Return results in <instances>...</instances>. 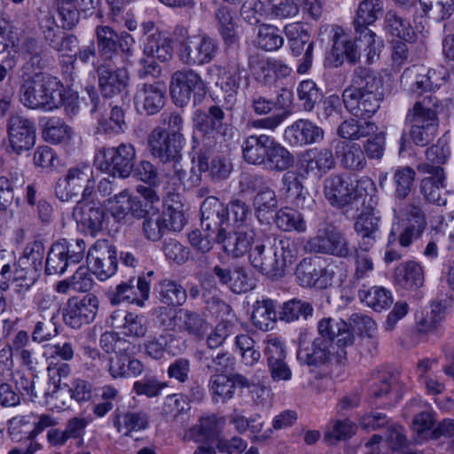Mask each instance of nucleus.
I'll use <instances>...</instances> for the list:
<instances>
[{"label":"nucleus","instance_id":"39448f33","mask_svg":"<svg viewBox=\"0 0 454 454\" xmlns=\"http://www.w3.org/2000/svg\"><path fill=\"white\" fill-rule=\"evenodd\" d=\"M441 108V100L435 96L427 95L408 111L405 120L411 125L410 137L415 145L425 146L434 138Z\"/></svg>","mask_w":454,"mask_h":454},{"label":"nucleus","instance_id":"6e6552de","mask_svg":"<svg viewBox=\"0 0 454 454\" xmlns=\"http://www.w3.org/2000/svg\"><path fill=\"white\" fill-rule=\"evenodd\" d=\"M95 188L93 169L88 164H80L68 168L64 178L55 186V195L61 201H68L81 192L83 199L91 195Z\"/></svg>","mask_w":454,"mask_h":454},{"label":"nucleus","instance_id":"cd10ccee","mask_svg":"<svg viewBox=\"0 0 454 454\" xmlns=\"http://www.w3.org/2000/svg\"><path fill=\"white\" fill-rule=\"evenodd\" d=\"M272 137L265 134L246 137L241 145L244 160L248 164L263 166Z\"/></svg>","mask_w":454,"mask_h":454},{"label":"nucleus","instance_id":"774afa93","mask_svg":"<svg viewBox=\"0 0 454 454\" xmlns=\"http://www.w3.org/2000/svg\"><path fill=\"white\" fill-rule=\"evenodd\" d=\"M23 183L22 176H20V178L15 177L12 179L5 176L0 177V210L4 211L12 206L15 191H17Z\"/></svg>","mask_w":454,"mask_h":454},{"label":"nucleus","instance_id":"6ab92c4d","mask_svg":"<svg viewBox=\"0 0 454 454\" xmlns=\"http://www.w3.org/2000/svg\"><path fill=\"white\" fill-rule=\"evenodd\" d=\"M381 217L372 206L365 207L354 220L353 229L360 238L359 247L371 250L375 245L380 228Z\"/></svg>","mask_w":454,"mask_h":454},{"label":"nucleus","instance_id":"37998d69","mask_svg":"<svg viewBox=\"0 0 454 454\" xmlns=\"http://www.w3.org/2000/svg\"><path fill=\"white\" fill-rule=\"evenodd\" d=\"M314 308L309 301L292 299L283 303L279 318L287 323L300 319L307 320L313 315Z\"/></svg>","mask_w":454,"mask_h":454},{"label":"nucleus","instance_id":"5fc2aeb1","mask_svg":"<svg viewBox=\"0 0 454 454\" xmlns=\"http://www.w3.org/2000/svg\"><path fill=\"white\" fill-rule=\"evenodd\" d=\"M96 37L98 52L101 57L109 59L117 51L118 34L109 26H98Z\"/></svg>","mask_w":454,"mask_h":454},{"label":"nucleus","instance_id":"b1692460","mask_svg":"<svg viewBox=\"0 0 454 454\" xmlns=\"http://www.w3.org/2000/svg\"><path fill=\"white\" fill-rule=\"evenodd\" d=\"M267 365L273 381L289 380L292 371L286 361V349L282 342L277 339H269L264 348Z\"/></svg>","mask_w":454,"mask_h":454},{"label":"nucleus","instance_id":"58836bf2","mask_svg":"<svg viewBox=\"0 0 454 454\" xmlns=\"http://www.w3.org/2000/svg\"><path fill=\"white\" fill-rule=\"evenodd\" d=\"M144 53L148 57L156 58L161 62H167L173 56L171 41L161 32L154 31L146 37Z\"/></svg>","mask_w":454,"mask_h":454},{"label":"nucleus","instance_id":"c85d7f7f","mask_svg":"<svg viewBox=\"0 0 454 454\" xmlns=\"http://www.w3.org/2000/svg\"><path fill=\"white\" fill-rule=\"evenodd\" d=\"M223 424V419L215 415L201 417L185 434L184 438L200 443H211L217 439Z\"/></svg>","mask_w":454,"mask_h":454},{"label":"nucleus","instance_id":"09e8293b","mask_svg":"<svg viewBox=\"0 0 454 454\" xmlns=\"http://www.w3.org/2000/svg\"><path fill=\"white\" fill-rule=\"evenodd\" d=\"M376 130L377 126L371 121L360 123L357 120L350 118L340 123L338 128V134L344 139L358 140L374 134Z\"/></svg>","mask_w":454,"mask_h":454},{"label":"nucleus","instance_id":"6e6d98bb","mask_svg":"<svg viewBox=\"0 0 454 454\" xmlns=\"http://www.w3.org/2000/svg\"><path fill=\"white\" fill-rule=\"evenodd\" d=\"M160 300L168 305L181 306L187 298L185 289L176 282L164 279L160 283Z\"/></svg>","mask_w":454,"mask_h":454},{"label":"nucleus","instance_id":"4c0bfd02","mask_svg":"<svg viewBox=\"0 0 454 454\" xmlns=\"http://www.w3.org/2000/svg\"><path fill=\"white\" fill-rule=\"evenodd\" d=\"M294 163L293 154L274 137L270 142L263 167L271 171H286Z\"/></svg>","mask_w":454,"mask_h":454},{"label":"nucleus","instance_id":"de8ad7c7","mask_svg":"<svg viewBox=\"0 0 454 454\" xmlns=\"http://www.w3.org/2000/svg\"><path fill=\"white\" fill-rule=\"evenodd\" d=\"M273 220L277 227L284 231H296L302 232L306 230L303 215L291 207L278 209Z\"/></svg>","mask_w":454,"mask_h":454},{"label":"nucleus","instance_id":"8fccbe9b","mask_svg":"<svg viewBox=\"0 0 454 454\" xmlns=\"http://www.w3.org/2000/svg\"><path fill=\"white\" fill-rule=\"evenodd\" d=\"M74 135L73 129L59 119H50L43 130L44 139L52 144H68Z\"/></svg>","mask_w":454,"mask_h":454},{"label":"nucleus","instance_id":"72a5a7b5","mask_svg":"<svg viewBox=\"0 0 454 454\" xmlns=\"http://www.w3.org/2000/svg\"><path fill=\"white\" fill-rule=\"evenodd\" d=\"M199 172H208L212 180L222 181L228 178L232 171V164L224 156L217 155L208 161L206 152L200 150L198 153Z\"/></svg>","mask_w":454,"mask_h":454},{"label":"nucleus","instance_id":"c756f323","mask_svg":"<svg viewBox=\"0 0 454 454\" xmlns=\"http://www.w3.org/2000/svg\"><path fill=\"white\" fill-rule=\"evenodd\" d=\"M149 417L143 411H114V426L116 430L124 436H130L132 432H138L147 428Z\"/></svg>","mask_w":454,"mask_h":454},{"label":"nucleus","instance_id":"13d9d810","mask_svg":"<svg viewBox=\"0 0 454 454\" xmlns=\"http://www.w3.org/2000/svg\"><path fill=\"white\" fill-rule=\"evenodd\" d=\"M416 172L411 167L398 168L394 174L395 197L405 200L413 188Z\"/></svg>","mask_w":454,"mask_h":454},{"label":"nucleus","instance_id":"603ef678","mask_svg":"<svg viewBox=\"0 0 454 454\" xmlns=\"http://www.w3.org/2000/svg\"><path fill=\"white\" fill-rule=\"evenodd\" d=\"M274 253L278 254V261L280 262L281 277L285 273V268L294 262L298 256L297 244L287 238H272Z\"/></svg>","mask_w":454,"mask_h":454},{"label":"nucleus","instance_id":"0e129e2a","mask_svg":"<svg viewBox=\"0 0 454 454\" xmlns=\"http://www.w3.org/2000/svg\"><path fill=\"white\" fill-rule=\"evenodd\" d=\"M270 15L274 20H288L298 15L300 11L299 0H267Z\"/></svg>","mask_w":454,"mask_h":454},{"label":"nucleus","instance_id":"423d86ee","mask_svg":"<svg viewBox=\"0 0 454 454\" xmlns=\"http://www.w3.org/2000/svg\"><path fill=\"white\" fill-rule=\"evenodd\" d=\"M242 192H253L254 215L261 224H270L278 211V200L271 181L259 174H243L239 180Z\"/></svg>","mask_w":454,"mask_h":454},{"label":"nucleus","instance_id":"a18cd8bd","mask_svg":"<svg viewBox=\"0 0 454 454\" xmlns=\"http://www.w3.org/2000/svg\"><path fill=\"white\" fill-rule=\"evenodd\" d=\"M180 333H185L196 340L205 337L209 329V325L200 313L189 309H183Z\"/></svg>","mask_w":454,"mask_h":454},{"label":"nucleus","instance_id":"3c124183","mask_svg":"<svg viewBox=\"0 0 454 454\" xmlns=\"http://www.w3.org/2000/svg\"><path fill=\"white\" fill-rule=\"evenodd\" d=\"M215 15L218 20L219 31L224 44L228 46L237 44L239 36L236 31V23L234 22L230 8L227 6H220Z\"/></svg>","mask_w":454,"mask_h":454},{"label":"nucleus","instance_id":"7ed1b4c3","mask_svg":"<svg viewBox=\"0 0 454 454\" xmlns=\"http://www.w3.org/2000/svg\"><path fill=\"white\" fill-rule=\"evenodd\" d=\"M147 144L152 156L163 165L162 178L170 185L180 184L186 174L181 164L184 135L168 133L166 129L156 127L148 135Z\"/></svg>","mask_w":454,"mask_h":454},{"label":"nucleus","instance_id":"e433bc0d","mask_svg":"<svg viewBox=\"0 0 454 454\" xmlns=\"http://www.w3.org/2000/svg\"><path fill=\"white\" fill-rule=\"evenodd\" d=\"M336 155L340 159L341 165L348 169L361 170L366 165L364 151L356 143L339 142Z\"/></svg>","mask_w":454,"mask_h":454},{"label":"nucleus","instance_id":"20e7f679","mask_svg":"<svg viewBox=\"0 0 454 454\" xmlns=\"http://www.w3.org/2000/svg\"><path fill=\"white\" fill-rule=\"evenodd\" d=\"M19 98L25 107L43 111L56 109L63 102L59 82L48 74L21 76Z\"/></svg>","mask_w":454,"mask_h":454},{"label":"nucleus","instance_id":"9d476101","mask_svg":"<svg viewBox=\"0 0 454 454\" xmlns=\"http://www.w3.org/2000/svg\"><path fill=\"white\" fill-rule=\"evenodd\" d=\"M200 213L203 231L215 235L217 243L224 240L231 226L229 207L217 198L209 196L203 201Z\"/></svg>","mask_w":454,"mask_h":454},{"label":"nucleus","instance_id":"c03bdc74","mask_svg":"<svg viewBox=\"0 0 454 454\" xmlns=\"http://www.w3.org/2000/svg\"><path fill=\"white\" fill-rule=\"evenodd\" d=\"M318 261L312 258H304L296 266L295 276L302 286H316L321 274L330 273L327 270L317 265Z\"/></svg>","mask_w":454,"mask_h":454},{"label":"nucleus","instance_id":"f3484780","mask_svg":"<svg viewBox=\"0 0 454 454\" xmlns=\"http://www.w3.org/2000/svg\"><path fill=\"white\" fill-rule=\"evenodd\" d=\"M418 170L428 175L420 183V191L424 198L437 206H445L450 194L445 184L443 168H433L427 164H419Z\"/></svg>","mask_w":454,"mask_h":454},{"label":"nucleus","instance_id":"9b49d317","mask_svg":"<svg viewBox=\"0 0 454 454\" xmlns=\"http://www.w3.org/2000/svg\"><path fill=\"white\" fill-rule=\"evenodd\" d=\"M100 153L103 156L100 168L111 176L126 178L134 170L136 149L131 144L103 148Z\"/></svg>","mask_w":454,"mask_h":454},{"label":"nucleus","instance_id":"4be33fe9","mask_svg":"<svg viewBox=\"0 0 454 454\" xmlns=\"http://www.w3.org/2000/svg\"><path fill=\"white\" fill-rule=\"evenodd\" d=\"M101 93L106 98L121 94L129 86V75L124 67H114L110 62H105L97 68Z\"/></svg>","mask_w":454,"mask_h":454},{"label":"nucleus","instance_id":"412c9836","mask_svg":"<svg viewBox=\"0 0 454 454\" xmlns=\"http://www.w3.org/2000/svg\"><path fill=\"white\" fill-rule=\"evenodd\" d=\"M87 262L90 265L91 272L99 280L109 278L117 270L116 251L106 244H95L91 247L88 251Z\"/></svg>","mask_w":454,"mask_h":454},{"label":"nucleus","instance_id":"ea45409f","mask_svg":"<svg viewBox=\"0 0 454 454\" xmlns=\"http://www.w3.org/2000/svg\"><path fill=\"white\" fill-rule=\"evenodd\" d=\"M251 318L256 328L265 332L271 330L277 318L274 301L270 299L257 301L253 306Z\"/></svg>","mask_w":454,"mask_h":454},{"label":"nucleus","instance_id":"bf43d9fd","mask_svg":"<svg viewBox=\"0 0 454 454\" xmlns=\"http://www.w3.org/2000/svg\"><path fill=\"white\" fill-rule=\"evenodd\" d=\"M257 40L259 47L269 51L278 50L284 43L279 28L270 24L259 27Z\"/></svg>","mask_w":454,"mask_h":454},{"label":"nucleus","instance_id":"79ce46f5","mask_svg":"<svg viewBox=\"0 0 454 454\" xmlns=\"http://www.w3.org/2000/svg\"><path fill=\"white\" fill-rule=\"evenodd\" d=\"M385 28L394 36L406 42H413L416 34L409 20L398 15L394 11H388L385 16Z\"/></svg>","mask_w":454,"mask_h":454},{"label":"nucleus","instance_id":"aec40b11","mask_svg":"<svg viewBox=\"0 0 454 454\" xmlns=\"http://www.w3.org/2000/svg\"><path fill=\"white\" fill-rule=\"evenodd\" d=\"M134 100L137 108H141L146 115H154L158 114L166 104V85L159 81L138 84Z\"/></svg>","mask_w":454,"mask_h":454},{"label":"nucleus","instance_id":"052dcab7","mask_svg":"<svg viewBox=\"0 0 454 454\" xmlns=\"http://www.w3.org/2000/svg\"><path fill=\"white\" fill-rule=\"evenodd\" d=\"M298 98L305 111L310 112L323 98V93L312 80H305L297 88Z\"/></svg>","mask_w":454,"mask_h":454},{"label":"nucleus","instance_id":"473e14b6","mask_svg":"<svg viewBox=\"0 0 454 454\" xmlns=\"http://www.w3.org/2000/svg\"><path fill=\"white\" fill-rule=\"evenodd\" d=\"M262 237L256 235L253 229L239 231L232 235L228 232L226 238L221 243L223 244L224 250L231 254L234 257H240L247 252L254 248L258 239Z\"/></svg>","mask_w":454,"mask_h":454},{"label":"nucleus","instance_id":"4468645a","mask_svg":"<svg viewBox=\"0 0 454 454\" xmlns=\"http://www.w3.org/2000/svg\"><path fill=\"white\" fill-rule=\"evenodd\" d=\"M217 50V43L213 38L194 35L180 45L179 58L189 66L204 65L214 59Z\"/></svg>","mask_w":454,"mask_h":454},{"label":"nucleus","instance_id":"864d4df0","mask_svg":"<svg viewBox=\"0 0 454 454\" xmlns=\"http://www.w3.org/2000/svg\"><path fill=\"white\" fill-rule=\"evenodd\" d=\"M358 295L363 302L375 311H381L393 302L391 293L384 287L373 286L367 290H360Z\"/></svg>","mask_w":454,"mask_h":454},{"label":"nucleus","instance_id":"a211bd4d","mask_svg":"<svg viewBox=\"0 0 454 454\" xmlns=\"http://www.w3.org/2000/svg\"><path fill=\"white\" fill-rule=\"evenodd\" d=\"M98 300L91 294L82 298H71L67 301V308L64 314L65 323L74 329L92 322L98 313Z\"/></svg>","mask_w":454,"mask_h":454},{"label":"nucleus","instance_id":"f257e3e1","mask_svg":"<svg viewBox=\"0 0 454 454\" xmlns=\"http://www.w3.org/2000/svg\"><path fill=\"white\" fill-rule=\"evenodd\" d=\"M318 337L310 340L303 329L298 337L296 359L301 365L318 368L332 357L338 361L346 358V348L354 342V335L342 319L325 317L317 323Z\"/></svg>","mask_w":454,"mask_h":454},{"label":"nucleus","instance_id":"f03ea898","mask_svg":"<svg viewBox=\"0 0 454 454\" xmlns=\"http://www.w3.org/2000/svg\"><path fill=\"white\" fill-rule=\"evenodd\" d=\"M382 80L371 68L358 67L354 70L350 84L342 92L346 109L355 117L370 119L383 99Z\"/></svg>","mask_w":454,"mask_h":454},{"label":"nucleus","instance_id":"69168bd1","mask_svg":"<svg viewBox=\"0 0 454 454\" xmlns=\"http://www.w3.org/2000/svg\"><path fill=\"white\" fill-rule=\"evenodd\" d=\"M235 329V325L228 320H222L215 328L207 334L206 338V348L213 349L223 346L228 337H230Z\"/></svg>","mask_w":454,"mask_h":454},{"label":"nucleus","instance_id":"e2e57ef3","mask_svg":"<svg viewBox=\"0 0 454 454\" xmlns=\"http://www.w3.org/2000/svg\"><path fill=\"white\" fill-rule=\"evenodd\" d=\"M44 256V246L42 241L35 240L28 243L23 255L19 259V266H29L35 270L40 272L43 268V260Z\"/></svg>","mask_w":454,"mask_h":454},{"label":"nucleus","instance_id":"f704fd0d","mask_svg":"<svg viewBox=\"0 0 454 454\" xmlns=\"http://www.w3.org/2000/svg\"><path fill=\"white\" fill-rule=\"evenodd\" d=\"M73 217L93 236L102 230L104 211L99 207L77 204L74 207Z\"/></svg>","mask_w":454,"mask_h":454},{"label":"nucleus","instance_id":"7c9ffc66","mask_svg":"<svg viewBox=\"0 0 454 454\" xmlns=\"http://www.w3.org/2000/svg\"><path fill=\"white\" fill-rule=\"evenodd\" d=\"M286 136L296 145L319 143L324 138V130L308 120H298L286 130Z\"/></svg>","mask_w":454,"mask_h":454},{"label":"nucleus","instance_id":"1a4fd4ad","mask_svg":"<svg viewBox=\"0 0 454 454\" xmlns=\"http://www.w3.org/2000/svg\"><path fill=\"white\" fill-rule=\"evenodd\" d=\"M384 7L380 0H364L356 11V17L354 20V28L356 39L364 43L369 48L368 59L372 52L376 53V35L368 27L373 24L382 14Z\"/></svg>","mask_w":454,"mask_h":454},{"label":"nucleus","instance_id":"49530a36","mask_svg":"<svg viewBox=\"0 0 454 454\" xmlns=\"http://www.w3.org/2000/svg\"><path fill=\"white\" fill-rule=\"evenodd\" d=\"M208 389L215 403H224L234 395V383L227 374H212L208 380Z\"/></svg>","mask_w":454,"mask_h":454},{"label":"nucleus","instance_id":"393cba45","mask_svg":"<svg viewBox=\"0 0 454 454\" xmlns=\"http://www.w3.org/2000/svg\"><path fill=\"white\" fill-rule=\"evenodd\" d=\"M335 166V159L329 148L307 151L301 160V171L308 176H322Z\"/></svg>","mask_w":454,"mask_h":454},{"label":"nucleus","instance_id":"ddd939ff","mask_svg":"<svg viewBox=\"0 0 454 454\" xmlns=\"http://www.w3.org/2000/svg\"><path fill=\"white\" fill-rule=\"evenodd\" d=\"M324 193L329 203L337 208L353 207L358 196L350 179L343 175L332 174L324 181Z\"/></svg>","mask_w":454,"mask_h":454},{"label":"nucleus","instance_id":"0eeeda50","mask_svg":"<svg viewBox=\"0 0 454 454\" xmlns=\"http://www.w3.org/2000/svg\"><path fill=\"white\" fill-rule=\"evenodd\" d=\"M207 90L200 74L191 68L177 70L171 76L169 91L176 106H184L191 100L196 106L204 99Z\"/></svg>","mask_w":454,"mask_h":454},{"label":"nucleus","instance_id":"a878e982","mask_svg":"<svg viewBox=\"0 0 454 454\" xmlns=\"http://www.w3.org/2000/svg\"><path fill=\"white\" fill-rule=\"evenodd\" d=\"M224 118V112L220 106H211L207 112L201 110L194 112L193 127L207 138L214 131L224 135L227 129L223 123Z\"/></svg>","mask_w":454,"mask_h":454},{"label":"nucleus","instance_id":"5701e85b","mask_svg":"<svg viewBox=\"0 0 454 454\" xmlns=\"http://www.w3.org/2000/svg\"><path fill=\"white\" fill-rule=\"evenodd\" d=\"M330 34L333 43L331 51L333 66L334 67L341 66L344 59L355 65L360 59V51L355 42L338 25L331 26Z\"/></svg>","mask_w":454,"mask_h":454},{"label":"nucleus","instance_id":"bb28decb","mask_svg":"<svg viewBox=\"0 0 454 454\" xmlns=\"http://www.w3.org/2000/svg\"><path fill=\"white\" fill-rule=\"evenodd\" d=\"M200 367L207 373H223L232 371L235 365V358L229 353L213 349H200L195 353Z\"/></svg>","mask_w":454,"mask_h":454},{"label":"nucleus","instance_id":"dca6fc26","mask_svg":"<svg viewBox=\"0 0 454 454\" xmlns=\"http://www.w3.org/2000/svg\"><path fill=\"white\" fill-rule=\"evenodd\" d=\"M249 262L251 265L263 275L269 278H278L281 277L278 254L274 253L272 239L268 236L258 239L256 245L250 251Z\"/></svg>","mask_w":454,"mask_h":454},{"label":"nucleus","instance_id":"a19ab883","mask_svg":"<svg viewBox=\"0 0 454 454\" xmlns=\"http://www.w3.org/2000/svg\"><path fill=\"white\" fill-rule=\"evenodd\" d=\"M396 281L405 289H418L424 284V271L422 267L415 262H409L399 266L395 271Z\"/></svg>","mask_w":454,"mask_h":454},{"label":"nucleus","instance_id":"c9c22d12","mask_svg":"<svg viewBox=\"0 0 454 454\" xmlns=\"http://www.w3.org/2000/svg\"><path fill=\"white\" fill-rule=\"evenodd\" d=\"M285 35L288 40L290 50L294 56H300L309 47L314 51V42L310 38V34L300 23H291L284 27Z\"/></svg>","mask_w":454,"mask_h":454},{"label":"nucleus","instance_id":"680f3d73","mask_svg":"<svg viewBox=\"0 0 454 454\" xmlns=\"http://www.w3.org/2000/svg\"><path fill=\"white\" fill-rule=\"evenodd\" d=\"M64 253L63 247L57 246L55 242L51 245L45 261V273L47 275H61L71 266Z\"/></svg>","mask_w":454,"mask_h":454},{"label":"nucleus","instance_id":"338daca9","mask_svg":"<svg viewBox=\"0 0 454 454\" xmlns=\"http://www.w3.org/2000/svg\"><path fill=\"white\" fill-rule=\"evenodd\" d=\"M183 309L160 307L156 310L157 321L165 330L180 333Z\"/></svg>","mask_w":454,"mask_h":454},{"label":"nucleus","instance_id":"2f4dec72","mask_svg":"<svg viewBox=\"0 0 454 454\" xmlns=\"http://www.w3.org/2000/svg\"><path fill=\"white\" fill-rule=\"evenodd\" d=\"M26 62L22 67L21 76H29L42 72L49 62L46 51L34 39H27L25 43Z\"/></svg>","mask_w":454,"mask_h":454},{"label":"nucleus","instance_id":"f8f14e48","mask_svg":"<svg viewBox=\"0 0 454 454\" xmlns=\"http://www.w3.org/2000/svg\"><path fill=\"white\" fill-rule=\"evenodd\" d=\"M309 248L315 253L346 258L350 254L349 242L345 234L333 224H328L310 239Z\"/></svg>","mask_w":454,"mask_h":454},{"label":"nucleus","instance_id":"2eb2a0df","mask_svg":"<svg viewBox=\"0 0 454 454\" xmlns=\"http://www.w3.org/2000/svg\"><path fill=\"white\" fill-rule=\"evenodd\" d=\"M7 131L10 146L17 154L29 151L35 145V125L24 116H11L8 120Z\"/></svg>","mask_w":454,"mask_h":454},{"label":"nucleus","instance_id":"4d7b16f0","mask_svg":"<svg viewBox=\"0 0 454 454\" xmlns=\"http://www.w3.org/2000/svg\"><path fill=\"white\" fill-rule=\"evenodd\" d=\"M167 220L158 209L142 223V232L151 241L160 240L167 231Z\"/></svg>","mask_w":454,"mask_h":454}]
</instances>
